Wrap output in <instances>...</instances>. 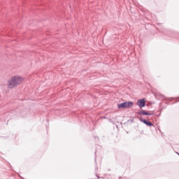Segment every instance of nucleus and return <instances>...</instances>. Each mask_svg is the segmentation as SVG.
<instances>
[{
  "instance_id": "1",
  "label": "nucleus",
  "mask_w": 179,
  "mask_h": 179,
  "mask_svg": "<svg viewBox=\"0 0 179 179\" xmlns=\"http://www.w3.org/2000/svg\"><path fill=\"white\" fill-rule=\"evenodd\" d=\"M23 82V78L20 76H13L10 80L8 81V89H13L19 86Z\"/></svg>"
},
{
  "instance_id": "2",
  "label": "nucleus",
  "mask_w": 179,
  "mask_h": 179,
  "mask_svg": "<svg viewBox=\"0 0 179 179\" xmlns=\"http://www.w3.org/2000/svg\"><path fill=\"white\" fill-rule=\"evenodd\" d=\"M134 106V102L124 101L117 105V108H131Z\"/></svg>"
},
{
  "instance_id": "3",
  "label": "nucleus",
  "mask_w": 179,
  "mask_h": 179,
  "mask_svg": "<svg viewBox=\"0 0 179 179\" xmlns=\"http://www.w3.org/2000/svg\"><path fill=\"white\" fill-rule=\"evenodd\" d=\"M138 120L147 127H154L153 123L146 119H143L142 117H138Z\"/></svg>"
},
{
  "instance_id": "4",
  "label": "nucleus",
  "mask_w": 179,
  "mask_h": 179,
  "mask_svg": "<svg viewBox=\"0 0 179 179\" xmlns=\"http://www.w3.org/2000/svg\"><path fill=\"white\" fill-rule=\"evenodd\" d=\"M137 106H138V107H140V108H143V107H145V106H146V100L145 99V98L139 99L137 101Z\"/></svg>"
},
{
  "instance_id": "5",
  "label": "nucleus",
  "mask_w": 179,
  "mask_h": 179,
  "mask_svg": "<svg viewBox=\"0 0 179 179\" xmlns=\"http://www.w3.org/2000/svg\"><path fill=\"white\" fill-rule=\"evenodd\" d=\"M154 113H149L148 112H146V110L142 109L141 111L138 112V115H154Z\"/></svg>"
},
{
  "instance_id": "6",
  "label": "nucleus",
  "mask_w": 179,
  "mask_h": 179,
  "mask_svg": "<svg viewBox=\"0 0 179 179\" xmlns=\"http://www.w3.org/2000/svg\"><path fill=\"white\" fill-rule=\"evenodd\" d=\"M96 177H97L98 178H103V177H100V176H97V175H96Z\"/></svg>"
},
{
  "instance_id": "7",
  "label": "nucleus",
  "mask_w": 179,
  "mask_h": 179,
  "mask_svg": "<svg viewBox=\"0 0 179 179\" xmlns=\"http://www.w3.org/2000/svg\"><path fill=\"white\" fill-rule=\"evenodd\" d=\"M102 118H103L104 120H106V117H105V116L102 117Z\"/></svg>"
},
{
  "instance_id": "8",
  "label": "nucleus",
  "mask_w": 179,
  "mask_h": 179,
  "mask_svg": "<svg viewBox=\"0 0 179 179\" xmlns=\"http://www.w3.org/2000/svg\"><path fill=\"white\" fill-rule=\"evenodd\" d=\"M120 179H121V178H120Z\"/></svg>"
}]
</instances>
